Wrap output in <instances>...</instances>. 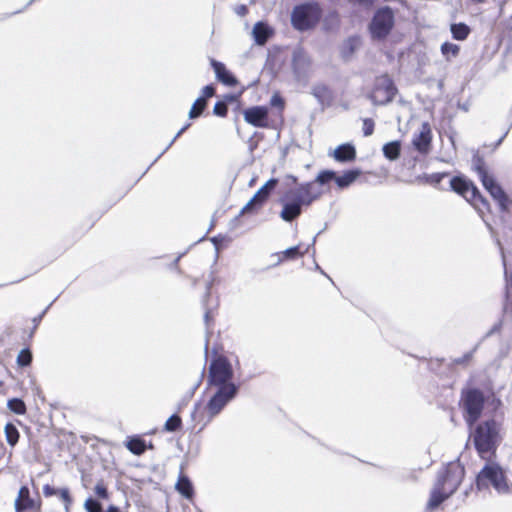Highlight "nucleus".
<instances>
[{
    "mask_svg": "<svg viewBox=\"0 0 512 512\" xmlns=\"http://www.w3.org/2000/svg\"><path fill=\"white\" fill-rule=\"evenodd\" d=\"M484 188L489 192L492 198L497 202L502 213H510L512 200L505 193L503 188L496 182L494 177H490L481 181Z\"/></svg>",
    "mask_w": 512,
    "mask_h": 512,
    "instance_id": "13",
    "label": "nucleus"
},
{
    "mask_svg": "<svg viewBox=\"0 0 512 512\" xmlns=\"http://www.w3.org/2000/svg\"><path fill=\"white\" fill-rule=\"evenodd\" d=\"M246 11V7L245 6H241L240 7V12L239 13H244Z\"/></svg>",
    "mask_w": 512,
    "mask_h": 512,
    "instance_id": "53",
    "label": "nucleus"
},
{
    "mask_svg": "<svg viewBox=\"0 0 512 512\" xmlns=\"http://www.w3.org/2000/svg\"><path fill=\"white\" fill-rule=\"evenodd\" d=\"M397 88L388 75H381L374 81V86L369 94V99L374 105H387L393 101Z\"/></svg>",
    "mask_w": 512,
    "mask_h": 512,
    "instance_id": "9",
    "label": "nucleus"
},
{
    "mask_svg": "<svg viewBox=\"0 0 512 512\" xmlns=\"http://www.w3.org/2000/svg\"><path fill=\"white\" fill-rule=\"evenodd\" d=\"M32 352L29 348L22 349L17 356V364L20 367H27L32 362Z\"/></svg>",
    "mask_w": 512,
    "mask_h": 512,
    "instance_id": "37",
    "label": "nucleus"
},
{
    "mask_svg": "<svg viewBox=\"0 0 512 512\" xmlns=\"http://www.w3.org/2000/svg\"><path fill=\"white\" fill-rule=\"evenodd\" d=\"M478 490L488 489L492 486L499 494H507L511 491L507 484L503 469L495 462L486 463L476 477Z\"/></svg>",
    "mask_w": 512,
    "mask_h": 512,
    "instance_id": "5",
    "label": "nucleus"
},
{
    "mask_svg": "<svg viewBox=\"0 0 512 512\" xmlns=\"http://www.w3.org/2000/svg\"><path fill=\"white\" fill-rule=\"evenodd\" d=\"M270 105L282 111L285 108V100L279 92H275L270 99Z\"/></svg>",
    "mask_w": 512,
    "mask_h": 512,
    "instance_id": "38",
    "label": "nucleus"
},
{
    "mask_svg": "<svg viewBox=\"0 0 512 512\" xmlns=\"http://www.w3.org/2000/svg\"><path fill=\"white\" fill-rule=\"evenodd\" d=\"M316 238H317V236L313 237L312 243L307 247V249L304 252H301L300 251V246L297 245V246H293V247H290V248L286 249L282 253L283 257L286 258V259H295V258H298V257L302 256L304 253L308 252L310 246H314L315 245Z\"/></svg>",
    "mask_w": 512,
    "mask_h": 512,
    "instance_id": "33",
    "label": "nucleus"
},
{
    "mask_svg": "<svg viewBox=\"0 0 512 512\" xmlns=\"http://www.w3.org/2000/svg\"><path fill=\"white\" fill-rule=\"evenodd\" d=\"M395 24V14L391 7L383 6L376 10L369 24L372 38L384 39L392 31Z\"/></svg>",
    "mask_w": 512,
    "mask_h": 512,
    "instance_id": "8",
    "label": "nucleus"
},
{
    "mask_svg": "<svg viewBox=\"0 0 512 512\" xmlns=\"http://www.w3.org/2000/svg\"><path fill=\"white\" fill-rule=\"evenodd\" d=\"M450 186L454 192L463 196L480 213H483V209H488L487 200L481 195L472 181L463 176H454L450 180Z\"/></svg>",
    "mask_w": 512,
    "mask_h": 512,
    "instance_id": "7",
    "label": "nucleus"
},
{
    "mask_svg": "<svg viewBox=\"0 0 512 512\" xmlns=\"http://www.w3.org/2000/svg\"><path fill=\"white\" fill-rule=\"evenodd\" d=\"M312 95L322 105L330 104L333 99V93L331 89L325 84H316L312 88Z\"/></svg>",
    "mask_w": 512,
    "mask_h": 512,
    "instance_id": "25",
    "label": "nucleus"
},
{
    "mask_svg": "<svg viewBox=\"0 0 512 512\" xmlns=\"http://www.w3.org/2000/svg\"><path fill=\"white\" fill-rule=\"evenodd\" d=\"M210 288H211V284L208 283L207 286H206L205 297H209V295H210Z\"/></svg>",
    "mask_w": 512,
    "mask_h": 512,
    "instance_id": "51",
    "label": "nucleus"
},
{
    "mask_svg": "<svg viewBox=\"0 0 512 512\" xmlns=\"http://www.w3.org/2000/svg\"><path fill=\"white\" fill-rule=\"evenodd\" d=\"M485 401L483 392L478 388H466L461 391L460 406L469 427L474 426L481 417Z\"/></svg>",
    "mask_w": 512,
    "mask_h": 512,
    "instance_id": "6",
    "label": "nucleus"
},
{
    "mask_svg": "<svg viewBox=\"0 0 512 512\" xmlns=\"http://www.w3.org/2000/svg\"><path fill=\"white\" fill-rule=\"evenodd\" d=\"M360 174L361 171L358 169L347 170L340 176L332 170H323L317 175V182L325 185L333 180L340 189H344L349 187L360 176Z\"/></svg>",
    "mask_w": 512,
    "mask_h": 512,
    "instance_id": "12",
    "label": "nucleus"
},
{
    "mask_svg": "<svg viewBox=\"0 0 512 512\" xmlns=\"http://www.w3.org/2000/svg\"><path fill=\"white\" fill-rule=\"evenodd\" d=\"M176 490L185 498H191L193 496L194 490L193 485L188 476L184 474H180L178 481L175 485Z\"/></svg>",
    "mask_w": 512,
    "mask_h": 512,
    "instance_id": "27",
    "label": "nucleus"
},
{
    "mask_svg": "<svg viewBox=\"0 0 512 512\" xmlns=\"http://www.w3.org/2000/svg\"><path fill=\"white\" fill-rule=\"evenodd\" d=\"M206 106H207V101L204 98H200V97L197 98L189 111V118L190 119L198 118L203 113Z\"/></svg>",
    "mask_w": 512,
    "mask_h": 512,
    "instance_id": "34",
    "label": "nucleus"
},
{
    "mask_svg": "<svg viewBox=\"0 0 512 512\" xmlns=\"http://www.w3.org/2000/svg\"><path fill=\"white\" fill-rule=\"evenodd\" d=\"M375 123L371 118L363 120V134L365 137L371 136L374 132Z\"/></svg>",
    "mask_w": 512,
    "mask_h": 512,
    "instance_id": "41",
    "label": "nucleus"
},
{
    "mask_svg": "<svg viewBox=\"0 0 512 512\" xmlns=\"http://www.w3.org/2000/svg\"><path fill=\"white\" fill-rule=\"evenodd\" d=\"M4 433L7 443L11 447H14L18 443L20 437L17 427L13 423L9 422L4 427Z\"/></svg>",
    "mask_w": 512,
    "mask_h": 512,
    "instance_id": "31",
    "label": "nucleus"
},
{
    "mask_svg": "<svg viewBox=\"0 0 512 512\" xmlns=\"http://www.w3.org/2000/svg\"><path fill=\"white\" fill-rule=\"evenodd\" d=\"M204 319H205L206 324H208L209 319H210V312L208 310H206V312H205Z\"/></svg>",
    "mask_w": 512,
    "mask_h": 512,
    "instance_id": "49",
    "label": "nucleus"
},
{
    "mask_svg": "<svg viewBox=\"0 0 512 512\" xmlns=\"http://www.w3.org/2000/svg\"><path fill=\"white\" fill-rule=\"evenodd\" d=\"M472 355H473V351L468 352V353L464 354L462 357L454 359L453 362L458 365L464 364L472 358Z\"/></svg>",
    "mask_w": 512,
    "mask_h": 512,
    "instance_id": "44",
    "label": "nucleus"
},
{
    "mask_svg": "<svg viewBox=\"0 0 512 512\" xmlns=\"http://www.w3.org/2000/svg\"><path fill=\"white\" fill-rule=\"evenodd\" d=\"M7 407L18 415H23L26 413V405L20 398H12L8 400Z\"/></svg>",
    "mask_w": 512,
    "mask_h": 512,
    "instance_id": "35",
    "label": "nucleus"
},
{
    "mask_svg": "<svg viewBox=\"0 0 512 512\" xmlns=\"http://www.w3.org/2000/svg\"><path fill=\"white\" fill-rule=\"evenodd\" d=\"M94 492L101 499H108L109 497L108 490L102 481L96 484Z\"/></svg>",
    "mask_w": 512,
    "mask_h": 512,
    "instance_id": "42",
    "label": "nucleus"
},
{
    "mask_svg": "<svg viewBox=\"0 0 512 512\" xmlns=\"http://www.w3.org/2000/svg\"><path fill=\"white\" fill-rule=\"evenodd\" d=\"M460 52V47L457 44L444 42L441 45V53L446 58V60H450L451 57H457Z\"/></svg>",
    "mask_w": 512,
    "mask_h": 512,
    "instance_id": "32",
    "label": "nucleus"
},
{
    "mask_svg": "<svg viewBox=\"0 0 512 512\" xmlns=\"http://www.w3.org/2000/svg\"><path fill=\"white\" fill-rule=\"evenodd\" d=\"M277 184V179H269L241 209L240 215L251 213L254 210L260 208L268 199V197L270 196L271 192L275 189Z\"/></svg>",
    "mask_w": 512,
    "mask_h": 512,
    "instance_id": "14",
    "label": "nucleus"
},
{
    "mask_svg": "<svg viewBox=\"0 0 512 512\" xmlns=\"http://www.w3.org/2000/svg\"><path fill=\"white\" fill-rule=\"evenodd\" d=\"M465 474L464 467L459 463L451 462L438 473L437 481L431 491L428 509L437 508L449 498L458 488Z\"/></svg>",
    "mask_w": 512,
    "mask_h": 512,
    "instance_id": "1",
    "label": "nucleus"
},
{
    "mask_svg": "<svg viewBox=\"0 0 512 512\" xmlns=\"http://www.w3.org/2000/svg\"><path fill=\"white\" fill-rule=\"evenodd\" d=\"M471 167L478 174L480 181L491 176L486 167L484 158L479 154L478 151L475 152L472 156Z\"/></svg>",
    "mask_w": 512,
    "mask_h": 512,
    "instance_id": "26",
    "label": "nucleus"
},
{
    "mask_svg": "<svg viewBox=\"0 0 512 512\" xmlns=\"http://www.w3.org/2000/svg\"><path fill=\"white\" fill-rule=\"evenodd\" d=\"M51 306V304L37 317H35L33 319V322H34V325H35V328L38 326V324L40 323L41 319L43 318V316L46 314L47 310L49 309V307Z\"/></svg>",
    "mask_w": 512,
    "mask_h": 512,
    "instance_id": "47",
    "label": "nucleus"
},
{
    "mask_svg": "<svg viewBox=\"0 0 512 512\" xmlns=\"http://www.w3.org/2000/svg\"><path fill=\"white\" fill-rule=\"evenodd\" d=\"M84 507L87 512H101L102 511V505L97 500L88 498L85 503Z\"/></svg>",
    "mask_w": 512,
    "mask_h": 512,
    "instance_id": "39",
    "label": "nucleus"
},
{
    "mask_svg": "<svg viewBox=\"0 0 512 512\" xmlns=\"http://www.w3.org/2000/svg\"><path fill=\"white\" fill-rule=\"evenodd\" d=\"M272 34V29L264 22H257L252 30L253 39L260 46L265 45Z\"/></svg>",
    "mask_w": 512,
    "mask_h": 512,
    "instance_id": "21",
    "label": "nucleus"
},
{
    "mask_svg": "<svg viewBox=\"0 0 512 512\" xmlns=\"http://www.w3.org/2000/svg\"><path fill=\"white\" fill-rule=\"evenodd\" d=\"M200 382H201V380H200V381L195 385V387H194V389H193V390H195V389H197V388L199 387Z\"/></svg>",
    "mask_w": 512,
    "mask_h": 512,
    "instance_id": "56",
    "label": "nucleus"
},
{
    "mask_svg": "<svg viewBox=\"0 0 512 512\" xmlns=\"http://www.w3.org/2000/svg\"><path fill=\"white\" fill-rule=\"evenodd\" d=\"M43 495L45 497H51L54 495H58L59 498L64 503L65 511L70 512V506H71L73 500H72V497L70 495V491L68 488L56 489L55 487H53L49 484H46L43 486Z\"/></svg>",
    "mask_w": 512,
    "mask_h": 512,
    "instance_id": "20",
    "label": "nucleus"
},
{
    "mask_svg": "<svg viewBox=\"0 0 512 512\" xmlns=\"http://www.w3.org/2000/svg\"><path fill=\"white\" fill-rule=\"evenodd\" d=\"M333 157L338 162H350L356 158V149L350 143L339 145L333 152Z\"/></svg>",
    "mask_w": 512,
    "mask_h": 512,
    "instance_id": "22",
    "label": "nucleus"
},
{
    "mask_svg": "<svg viewBox=\"0 0 512 512\" xmlns=\"http://www.w3.org/2000/svg\"><path fill=\"white\" fill-rule=\"evenodd\" d=\"M126 447L135 455H142L147 449L145 441L137 436L129 438L126 443Z\"/></svg>",
    "mask_w": 512,
    "mask_h": 512,
    "instance_id": "30",
    "label": "nucleus"
},
{
    "mask_svg": "<svg viewBox=\"0 0 512 512\" xmlns=\"http://www.w3.org/2000/svg\"><path fill=\"white\" fill-rule=\"evenodd\" d=\"M33 1H34V0H31V1L29 2V4H31Z\"/></svg>",
    "mask_w": 512,
    "mask_h": 512,
    "instance_id": "61",
    "label": "nucleus"
},
{
    "mask_svg": "<svg viewBox=\"0 0 512 512\" xmlns=\"http://www.w3.org/2000/svg\"><path fill=\"white\" fill-rule=\"evenodd\" d=\"M450 31L455 40L463 41L469 36L471 29L465 23H453L450 26Z\"/></svg>",
    "mask_w": 512,
    "mask_h": 512,
    "instance_id": "28",
    "label": "nucleus"
},
{
    "mask_svg": "<svg viewBox=\"0 0 512 512\" xmlns=\"http://www.w3.org/2000/svg\"><path fill=\"white\" fill-rule=\"evenodd\" d=\"M432 132L429 123L424 122L421 125L420 132L413 137L412 144L421 154H427L430 150Z\"/></svg>",
    "mask_w": 512,
    "mask_h": 512,
    "instance_id": "17",
    "label": "nucleus"
},
{
    "mask_svg": "<svg viewBox=\"0 0 512 512\" xmlns=\"http://www.w3.org/2000/svg\"><path fill=\"white\" fill-rule=\"evenodd\" d=\"M310 65V58L302 49H296L293 52L292 68L298 81H303L308 77Z\"/></svg>",
    "mask_w": 512,
    "mask_h": 512,
    "instance_id": "15",
    "label": "nucleus"
},
{
    "mask_svg": "<svg viewBox=\"0 0 512 512\" xmlns=\"http://www.w3.org/2000/svg\"><path fill=\"white\" fill-rule=\"evenodd\" d=\"M382 151L387 159L394 161L400 156L401 143L400 141L388 142L383 146Z\"/></svg>",
    "mask_w": 512,
    "mask_h": 512,
    "instance_id": "29",
    "label": "nucleus"
},
{
    "mask_svg": "<svg viewBox=\"0 0 512 512\" xmlns=\"http://www.w3.org/2000/svg\"><path fill=\"white\" fill-rule=\"evenodd\" d=\"M316 269L319 270L322 274H325L318 264H316Z\"/></svg>",
    "mask_w": 512,
    "mask_h": 512,
    "instance_id": "54",
    "label": "nucleus"
},
{
    "mask_svg": "<svg viewBox=\"0 0 512 512\" xmlns=\"http://www.w3.org/2000/svg\"><path fill=\"white\" fill-rule=\"evenodd\" d=\"M493 402H497V404H501V401L499 399H494Z\"/></svg>",
    "mask_w": 512,
    "mask_h": 512,
    "instance_id": "57",
    "label": "nucleus"
},
{
    "mask_svg": "<svg viewBox=\"0 0 512 512\" xmlns=\"http://www.w3.org/2000/svg\"><path fill=\"white\" fill-rule=\"evenodd\" d=\"M473 2H476V3H482L484 2L485 0H472Z\"/></svg>",
    "mask_w": 512,
    "mask_h": 512,
    "instance_id": "55",
    "label": "nucleus"
},
{
    "mask_svg": "<svg viewBox=\"0 0 512 512\" xmlns=\"http://www.w3.org/2000/svg\"><path fill=\"white\" fill-rule=\"evenodd\" d=\"M211 66L214 69L218 81L228 86H235L237 84L236 78L230 71L226 69L223 63L211 59Z\"/></svg>",
    "mask_w": 512,
    "mask_h": 512,
    "instance_id": "19",
    "label": "nucleus"
},
{
    "mask_svg": "<svg viewBox=\"0 0 512 512\" xmlns=\"http://www.w3.org/2000/svg\"><path fill=\"white\" fill-rule=\"evenodd\" d=\"M280 201L283 204L280 217L284 221L292 222L301 215L303 207L291 199H285V194H283Z\"/></svg>",
    "mask_w": 512,
    "mask_h": 512,
    "instance_id": "18",
    "label": "nucleus"
},
{
    "mask_svg": "<svg viewBox=\"0 0 512 512\" xmlns=\"http://www.w3.org/2000/svg\"><path fill=\"white\" fill-rule=\"evenodd\" d=\"M215 95V87L213 85H207L202 89V96L200 98H204L206 101L208 98Z\"/></svg>",
    "mask_w": 512,
    "mask_h": 512,
    "instance_id": "43",
    "label": "nucleus"
},
{
    "mask_svg": "<svg viewBox=\"0 0 512 512\" xmlns=\"http://www.w3.org/2000/svg\"><path fill=\"white\" fill-rule=\"evenodd\" d=\"M33 1H34V0H31V1L29 2V4H31Z\"/></svg>",
    "mask_w": 512,
    "mask_h": 512,
    "instance_id": "60",
    "label": "nucleus"
},
{
    "mask_svg": "<svg viewBox=\"0 0 512 512\" xmlns=\"http://www.w3.org/2000/svg\"><path fill=\"white\" fill-rule=\"evenodd\" d=\"M283 184L286 186L285 199H291L302 207L310 206L323 193V184L317 182V177L314 181L298 184L295 176L287 175Z\"/></svg>",
    "mask_w": 512,
    "mask_h": 512,
    "instance_id": "3",
    "label": "nucleus"
},
{
    "mask_svg": "<svg viewBox=\"0 0 512 512\" xmlns=\"http://www.w3.org/2000/svg\"><path fill=\"white\" fill-rule=\"evenodd\" d=\"M323 10L318 2L309 1L294 6L291 12V24L300 32L313 29L322 18Z\"/></svg>",
    "mask_w": 512,
    "mask_h": 512,
    "instance_id": "4",
    "label": "nucleus"
},
{
    "mask_svg": "<svg viewBox=\"0 0 512 512\" xmlns=\"http://www.w3.org/2000/svg\"><path fill=\"white\" fill-rule=\"evenodd\" d=\"M506 135H507V132L495 143V147H498L502 143V141L506 137Z\"/></svg>",
    "mask_w": 512,
    "mask_h": 512,
    "instance_id": "50",
    "label": "nucleus"
},
{
    "mask_svg": "<svg viewBox=\"0 0 512 512\" xmlns=\"http://www.w3.org/2000/svg\"><path fill=\"white\" fill-rule=\"evenodd\" d=\"M182 426V420L177 414L171 415L165 422L164 428L168 432H176Z\"/></svg>",
    "mask_w": 512,
    "mask_h": 512,
    "instance_id": "36",
    "label": "nucleus"
},
{
    "mask_svg": "<svg viewBox=\"0 0 512 512\" xmlns=\"http://www.w3.org/2000/svg\"><path fill=\"white\" fill-rule=\"evenodd\" d=\"M500 249H502L501 246H500ZM501 253H502L504 267H506L505 257H504L503 250H501ZM505 279H506V292H505V301H504V304H503V312L505 314L512 315V293H511V289H512V270L509 272L507 270V268H505Z\"/></svg>",
    "mask_w": 512,
    "mask_h": 512,
    "instance_id": "23",
    "label": "nucleus"
},
{
    "mask_svg": "<svg viewBox=\"0 0 512 512\" xmlns=\"http://www.w3.org/2000/svg\"><path fill=\"white\" fill-rule=\"evenodd\" d=\"M502 326V322L499 321L498 323L494 324L493 327L484 335L483 339H486L490 336H492L494 333L499 332Z\"/></svg>",
    "mask_w": 512,
    "mask_h": 512,
    "instance_id": "45",
    "label": "nucleus"
},
{
    "mask_svg": "<svg viewBox=\"0 0 512 512\" xmlns=\"http://www.w3.org/2000/svg\"><path fill=\"white\" fill-rule=\"evenodd\" d=\"M190 126V124H186L184 127H182L178 133L175 135V137L170 141V143L168 144V146L166 147V150H168L171 145L175 142V140Z\"/></svg>",
    "mask_w": 512,
    "mask_h": 512,
    "instance_id": "46",
    "label": "nucleus"
},
{
    "mask_svg": "<svg viewBox=\"0 0 512 512\" xmlns=\"http://www.w3.org/2000/svg\"><path fill=\"white\" fill-rule=\"evenodd\" d=\"M107 512H121L120 509L114 505H110L107 509Z\"/></svg>",
    "mask_w": 512,
    "mask_h": 512,
    "instance_id": "48",
    "label": "nucleus"
},
{
    "mask_svg": "<svg viewBox=\"0 0 512 512\" xmlns=\"http://www.w3.org/2000/svg\"><path fill=\"white\" fill-rule=\"evenodd\" d=\"M444 175H440V174H436L434 175V177L436 178V182H440L441 178L443 177Z\"/></svg>",
    "mask_w": 512,
    "mask_h": 512,
    "instance_id": "52",
    "label": "nucleus"
},
{
    "mask_svg": "<svg viewBox=\"0 0 512 512\" xmlns=\"http://www.w3.org/2000/svg\"><path fill=\"white\" fill-rule=\"evenodd\" d=\"M227 112H228V107L225 102H223V101L216 102V104L214 105V108H213V113L216 116L225 117L227 115Z\"/></svg>",
    "mask_w": 512,
    "mask_h": 512,
    "instance_id": "40",
    "label": "nucleus"
},
{
    "mask_svg": "<svg viewBox=\"0 0 512 512\" xmlns=\"http://www.w3.org/2000/svg\"><path fill=\"white\" fill-rule=\"evenodd\" d=\"M244 120L259 128L268 127V108L265 106H253L243 111Z\"/></svg>",
    "mask_w": 512,
    "mask_h": 512,
    "instance_id": "16",
    "label": "nucleus"
},
{
    "mask_svg": "<svg viewBox=\"0 0 512 512\" xmlns=\"http://www.w3.org/2000/svg\"><path fill=\"white\" fill-rule=\"evenodd\" d=\"M207 349H208V341L205 344V350L207 351Z\"/></svg>",
    "mask_w": 512,
    "mask_h": 512,
    "instance_id": "59",
    "label": "nucleus"
},
{
    "mask_svg": "<svg viewBox=\"0 0 512 512\" xmlns=\"http://www.w3.org/2000/svg\"><path fill=\"white\" fill-rule=\"evenodd\" d=\"M34 506L33 499L30 498L29 489L26 486H22L19 490L17 499L15 500L16 512H22L27 509H31Z\"/></svg>",
    "mask_w": 512,
    "mask_h": 512,
    "instance_id": "24",
    "label": "nucleus"
},
{
    "mask_svg": "<svg viewBox=\"0 0 512 512\" xmlns=\"http://www.w3.org/2000/svg\"><path fill=\"white\" fill-rule=\"evenodd\" d=\"M238 392L239 385L235 383L218 387L206 406L210 419L217 416L224 407L237 396Z\"/></svg>",
    "mask_w": 512,
    "mask_h": 512,
    "instance_id": "10",
    "label": "nucleus"
},
{
    "mask_svg": "<svg viewBox=\"0 0 512 512\" xmlns=\"http://www.w3.org/2000/svg\"><path fill=\"white\" fill-rule=\"evenodd\" d=\"M474 426L473 444L478 455L482 459H487L496 453L502 442L501 424L495 419H488Z\"/></svg>",
    "mask_w": 512,
    "mask_h": 512,
    "instance_id": "2",
    "label": "nucleus"
},
{
    "mask_svg": "<svg viewBox=\"0 0 512 512\" xmlns=\"http://www.w3.org/2000/svg\"><path fill=\"white\" fill-rule=\"evenodd\" d=\"M166 151V149L156 158L154 159V162H157V159Z\"/></svg>",
    "mask_w": 512,
    "mask_h": 512,
    "instance_id": "58",
    "label": "nucleus"
},
{
    "mask_svg": "<svg viewBox=\"0 0 512 512\" xmlns=\"http://www.w3.org/2000/svg\"><path fill=\"white\" fill-rule=\"evenodd\" d=\"M234 372L231 363L224 357L213 359L209 366L208 384L222 387L229 385Z\"/></svg>",
    "mask_w": 512,
    "mask_h": 512,
    "instance_id": "11",
    "label": "nucleus"
}]
</instances>
